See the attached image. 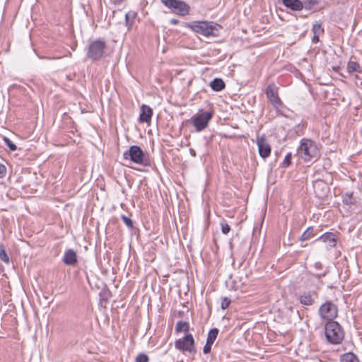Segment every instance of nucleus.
<instances>
[{"mask_svg": "<svg viewBox=\"0 0 362 362\" xmlns=\"http://www.w3.org/2000/svg\"><path fill=\"white\" fill-rule=\"evenodd\" d=\"M283 4L293 11H301L303 4L300 0H282Z\"/></svg>", "mask_w": 362, "mask_h": 362, "instance_id": "16", "label": "nucleus"}, {"mask_svg": "<svg viewBox=\"0 0 362 362\" xmlns=\"http://www.w3.org/2000/svg\"><path fill=\"white\" fill-rule=\"evenodd\" d=\"M160 1L174 13L185 16L189 13L190 6L180 0H160Z\"/></svg>", "mask_w": 362, "mask_h": 362, "instance_id": "7", "label": "nucleus"}, {"mask_svg": "<svg viewBox=\"0 0 362 362\" xmlns=\"http://www.w3.org/2000/svg\"><path fill=\"white\" fill-rule=\"evenodd\" d=\"M212 343H210L209 341L206 342V344L204 346L203 351L204 354H208L211 350Z\"/></svg>", "mask_w": 362, "mask_h": 362, "instance_id": "32", "label": "nucleus"}, {"mask_svg": "<svg viewBox=\"0 0 362 362\" xmlns=\"http://www.w3.org/2000/svg\"><path fill=\"white\" fill-rule=\"evenodd\" d=\"M175 347L183 354H194L196 352L194 339L191 334H187L183 337L175 340Z\"/></svg>", "mask_w": 362, "mask_h": 362, "instance_id": "6", "label": "nucleus"}, {"mask_svg": "<svg viewBox=\"0 0 362 362\" xmlns=\"http://www.w3.org/2000/svg\"><path fill=\"white\" fill-rule=\"evenodd\" d=\"M192 154H193L194 156L195 155V152L194 151H192Z\"/></svg>", "mask_w": 362, "mask_h": 362, "instance_id": "39", "label": "nucleus"}, {"mask_svg": "<svg viewBox=\"0 0 362 362\" xmlns=\"http://www.w3.org/2000/svg\"><path fill=\"white\" fill-rule=\"evenodd\" d=\"M230 230V226L226 223H221V231L223 234H228Z\"/></svg>", "mask_w": 362, "mask_h": 362, "instance_id": "30", "label": "nucleus"}, {"mask_svg": "<svg viewBox=\"0 0 362 362\" xmlns=\"http://www.w3.org/2000/svg\"><path fill=\"white\" fill-rule=\"evenodd\" d=\"M173 317H185L189 315L190 310L188 305L175 303L172 310Z\"/></svg>", "mask_w": 362, "mask_h": 362, "instance_id": "13", "label": "nucleus"}, {"mask_svg": "<svg viewBox=\"0 0 362 362\" xmlns=\"http://www.w3.org/2000/svg\"><path fill=\"white\" fill-rule=\"evenodd\" d=\"M361 136H362V130L361 131Z\"/></svg>", "mask_w": 362, "mask_h": 362, "instance_id": "40", "label": "nucleus"}, {"mask_svg": "<svg viewBox=\"0 0 362 362\" xmlns=\"http://www.w3.org/2000/svg\"><path fill=\"white\" fill-rule=\"evenodd\" d=\"M318 3L319 2L317 0H305V6L309 8L317 5Z\"/></svg>", "mask_w": 362, "mask_h": 362, "instance_id": "31", "label": "nucleus"}, {"mask_svg": "<svg viewBox=\"0 0 362 362\" xmlns=\"http://www.w3.org/2000/svg\"><path fill=\"white\" fill-rule=\"evenodd\" d=\"M189 329V325L187 322L183 321H179L175 326V332H188Z\"/></svg>", "mask_w": 362, "mask_h": 362, "instance_id": "19", "label": "nucleus"}, {"mask_svg": "<svg viewBox=\"0 0 362 362\" xmlns=\"http://www.w3.org/2000/svg\"><path fill=\"white\" fill-rule=\"evenodd\" d=\"M291 158H292L291 153H288L286 155V156L283 160V163H282L283 167L286 168V167L289 166L291 163Z\"/></svg>", "mask_w": 362, "mask_h": 362, "instance_id": "26", "label": "nucleus"}, {"mask_svg": "<svg viewBox=\"0 0 362 362\" xmlns=\"http://www.w3.org/2000/svg\"><path fill=\"white\" fill-rule=\"evenodd\" d=\"M148 356L145 354H139L135 358V362H148Z\"/></svg>", "mask_w": 362, "mask_h": 362, "instance_id": "27", "label": "nucleus"}, {"mask_svg": "<svg viewBox=\"0 0 362 362\" xmlns=\"http://www.w3.org/2000/svg\"><path fill=\"white\" fill-rule=\"evenodd\" d=\"M213 115V112H204L202 110H199L197 114L191 117L190 122L197 132H202L208 127Z\"/></svg>", "mask_w": 362, "mask_h": 362, "instance_id": "5", "label": "nucleus"}, {"mask_svg": "<svg viewBox=\"0 0 362 362\" xmlns=\"http://www.w3.org/2000/svg\"><path fill=\"white\" fill-rule=\"evenodd\" d=\"M105 48V43L104 41L95 40L88 47V57L93 60H98L103 56Z\"/></svg>", "mask_w": 362, "mask_h": 362, "instance_id": "9", "label": "nucleus"}, {"mask_svg": "<svg viewBox=\"0 0 362 362\" xmlns=\"http://www.w3.org/2000/svg\"><path fill=\"white\" fill-rule=\"evenodd\" d=\"M0 259L6 264H8L10 262V259L5 250V248H4V246L3 244L0 245Z\"/></svg>", "mask_w": 362, "mask_h": 362, "instance_id": "24", "label": "nucleus"}, {"mask_svg": "<svg viewBox=\"0 0 362 362\" xmlns=\"http://www.w3.org/2000/svg\"><path fill=\"white\" fill-rule=\"evenodd\" d=\"M114 4H119L124 0H110Z\"/></svg>", "mask_w": 362, "mask_h": 362, "instance_id": "36", "label": "nucleus"}, {"mask_svg": "<svg viewBox=\"0 0 362 362\" xmlns=\"http://www.w3.org/2000/svg\"><path fill=\"white\" fill-rule=\"evenodd\" d=\"M319 313L321 317H337V306L330 301L325 302L320 306Z\"/></svg>", "mask_w": 362, "mask_h": 362, "instance_id": "11", "label": "nucleus"}, {"mask_svg": "<svg viewBox=\"0 0 362 362\" xmlns=\"http://www.w3.org/2000/svg\"><path fill=\"white\" fill-rule=\"evenodd\" d=\"M322 241L327 245V247L332 248L334 247L337 245L336 235L331 232H327L322 234L315 241Z\"/></svg>", "mask_w": 362, "mask_h": 362, "instance_id": "14", "label": "nucleus"}, {"mask_svg": "<svg viewBox=\"0 0 362 362\" xmlns=\"http://www.w3.org/2000/svg\"><path fill=\"white\" fill-rule=\"evenodd\" d=\"M122 218V220L123 221V222L125 223V225L132 228L133 227V221H132L131 218H129V217L124 216V215H122L121 216Z\"/></svg>", "mask_w": 362, "mask_h": 362, "instance_id": "29", "label": "nucleus"}, {"mask_svg": "<svg viewBox=\"0 0 362 362\" xmlns=\"http://www.w3.org/2000/svg\"><path fill=\"white\" fill-rule=\"evenodd\" d=\"M360 65L358 62L350 61L347 64V71L349 74H352L354 72L358 71L360 72Z\"/></svg>", "mask_w": 362, "mask_h": 362, "instance_id": "21", "label": "nucleus"}, {"mask_svg": "<svg viewBox=\"0 0 362 362\" xmlns=\"http://www.w3.org/2000/svg\"><path fill=\"white\" fill-rule=\"evenodd\" d=\"M192 154H193L194 156L195 155V152L194 151H192Z\"/></svg>", "mask_w": 362, "mask_h": 362, "instance_id": "38", "label": "nucleus"}, {"mask_svg": "<svg viewBox=\"0 0 362 362\" xmlns=\"http://www.w3.org/2000/svg\"><path fill=\"white\" fill-rule=\"evenodd\" d=\"M230 303V301L228 298H224L221 302V308L223 309L227 308L228 307Z\"/></svg>", "mask_w": 362, "mask_h": 362, "instance_id": "34", "label": "nucleus"}, {"mask_svg": "<svg viewBox=\"0 0 362 362\" xmlns=\"http://www.w3.org/2000/svg\"><path fill=\"white\" fill-rule=\"evenodd\" d=\"M256 143L258 146L259 156L262 158H268L271 154L272 148L265 136H258Z\"/></svg>", "mask_w": 362, "mask_h": 362, "instance_id": "10", "label": "nucleus"}, {"mask_svg": "<svg viewBox=\"0 0 362 362\" xmlns=\"http://www.w3.org/2000/svg\"><path fill=\"white\" fill-rule=\"evenodd\" d=\"M298 156L305 162L317 160L320 156V150L317 144L311 139H303L298 148Z\"/></svg>", "mask_w": 362, "mask_h": 362, "instance_id": "2", "label": "nucleus"}, {"mask_svg": "<svg viewBox=\"0 0 362 362\" xmlns=\"http://www.w3.org/2000/svg\"><path fill=\"white\" fill-rule=\"evenodd\" d=\"M314 235L313 228L309 227L303 233L299 239L303 242L313 238Z\"/></svg>", "mask_w": 362, "mask_h": 362, "instance_id": "20", "label": "nucleus"}, {"mask_svg": "<svg viewBox=\"0 0 362 362\" xmlns=\"http://www.w3.org/2000/svg\"><path fill=\"white\" fill-rule=\"evenodd\" d=\"M63 261L67 265H74L77 262L76 253L71 249L65 252Z\"/></svg>", "mask_w": 362, "mask_h": 362, "instance_id": "17", "label": "nucleus"}, {"mask_svg": "<svg viewBox=\"0 0 362 362\" xmlns=\"http://www.w3.org/2000/svg\"><path fill=\"white\" fill-rule=\"evenodd\" d=\"M218 334V329L216 328L211 329L207 336L206 341L214 344V341L217 338Z\"/></svg>", "mask_w": 362, "mask_h": 362, "instance_id": "22", "label": "nucleus"}, {"mask_svg": "<svg viewBox=\"0 0 362 362\" xmlns=\"http://www.w3.org/2000/svg\"><path fill=\"white\" fill-rule=\"evenodd\" d=\"M325 336L329 342L333 344H339L344 337V332L340 325L329 318L325 323Z\"/></svg>", "mask_w": 362, "mask_h": 362, "instance_id": "3", "label": "nucleus"}, {"mask_svg": "<svg viewBox=\"0 0 362 362\" xmlns=\"http://www.w3.org/2000/svg\"><path fill=\"white\" fill-rule=\"evenodd\" d=\"M6 167L3 164H0V178L4 177L6 175Z\"/></svg>", "mask_w": 362, "mask_h": 362, "instance_id": "33", "label": "nucleus"}, {"mask_svg": "<svg viewBox=\"0 0 362 362\" xmlns=\"http://www.w3.org/2000/svg\"><path fill=\"white\" fill-rule=\"evenodd\" d=\"M170 23H171L172 24L175 25V24H177V23H179V21H178L177 19H172V20L170 21Z\"/></svg>", "mask_w": 362, "mask_h": 362, "instance_id": "37", "label": "nucleus"}, {"mask_svg": "<svg viewBox=\"0 0 362 362\" xmlns=\"http://www.w3.org/2000/svg\"><path fill=\"white\" fill-rule=\"evenodd\" d=\"M320 36V35H316L314 34L313 37V42H315V43L319 41V37Z\"/></svg>", "mask_w": 362, "mask_h": 362, "instance_id": "35", "label": "nucleus"}, {"mask_svg": "<svg viewBox=\"0 0 362 362\" xmlns=\"http://www.w3.org/2000/svg\"><path fill=\"white\" fill-rule=\"evenodd\" d=\"M4 141H5L6 144L8 146V147L10 148V150L14 151L17 149L16 146L13 143H12L11 141L8 138L4 137Z\"/></svg>", "mask_w": 362, "mask_h": 362, "instance_id": "28", "label": "nucleus"}, {"mask_svg": "<svg viewBox=\"0 0 362 362\" xmlns=\"http://www.w3.org/2000/svg\"><path fill=\"white\" fill-rule=\"evenodd\" d=\"M123 158L143 166L149 165V160L146 153L136 145L131 146L127 151H124Z\"/></svg>", "mask_w": 362, "mask_h": 362, "instance_id": "4", "label": "nucleus"}, {"mask_svg": "<svg viewBox=\"0 0 362 362\" xmlns=\"http://www.w3.org/2000/svg\"><path fill=\"white\" fill-rule=\"evenodd\" d=\"M312 30L313 34L316 35H321L324 33V29L322 28L321 23L314 24Z\"/></svg>", "mask_w": 362, "mask_h": 362, "instance_id": "25", "label": "nucleus"}, {"mask_svg": "<svg viewBox=\"0 0 362 362\" xmlns=\"http://www.w3.org/2000/svg\"><path fill=\"white\" fill-rule=\"evenodd\" d=\"M153 115V110L146 105H142L141 107V113L139 115V121L141 122L148 123L151 120Z\"/></svg>", "mask_w": 362, "mask_h": 362, "instance_id": "15", "label": "nucleus"}, {"mask_svg": "<svg viewBox=\"0 0 362 362\" xmlns=\"http://www.w3.org/2000/svg\"><path fill=\"white\" fill-rule=\"evenodd\" d=\"M186 26L194 33L205 37H216L218 35L221 26L214 22L207 21H196L187 23Z\"/></svg>", "mask_w": 362, "mask_h": 362, "instance_id": "1", "label": "nucleus"}, {"mask_svg": "<svg viewBox=\"0 0 362 362\" xmlns=\"http://www.w3.org/2000/svg\"><path fill=\"white\" fill-rule=\"evenodd\" d=\"M341 362H357V358L352 353H346L341 356Z\"/></svg>", "mask_w": 362, "mask_h": 362, "instance_id": "23", "label": "nucleus"}, {"mask_svg": "<svg viewBox=\"0 0 362 362\" xmlns=\"http://www.w3.org/2000/svg\"><path fill=\"white\" fill-rule=\"evenodd\" d=\"M266 96L272 105L278 109L284 105V103L279 95V87L274 83L267 85L264 91Z\"/></svg>", "mask_w": 362, "mask_h": 362, "instance_id": "8", "label": "nucleus"}, {"mask_svg": "<svg viewBox=\"0 0 362 362\" xmlns=\"http://www.w3.org/2000/svg\"><path fill=\"white\" fill-rule=\"evenodd\" d=\"M318 294L316 291H305L298 297L299 302L304 305H311L314 303Z\"/></svg>", "mask_w": 362, "mask_h": 362, "instance_id": "12", "label": "nucleus"}, {"mask_svg": "<svg viewBox=\"0 0 362 362\" xmlns=\"http://www.w3.org/2000/svg\"><path fill=\"white\" fill-rule=\"evenodd\" d=\"M210 87L214 90V91H221L223 89L225 88L226 84L224 81L219 78H214L213 81L210 83Z\"/></svg>", "mask_w": 362, "mask_h": 362, "instance_id": "18", "label": "nucleus"}]
</instances>
